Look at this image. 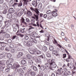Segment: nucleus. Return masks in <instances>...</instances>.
<instances>
[{"label": "nucleus", "mask_w": 76, "mask_h": 76, "mask_svg": "<svg viewBox=\"0 0 76 76\" xmlns=\"http://www.w3.org/2000/svg\"><path fill=\"white\" fill-rule=\"evenodd\" d=\"M54 59H52V60H49L48 61L49 62V64L50 66L49 67V69L51 70H53V68H56L57 65L54 62Z\"/></svg>", "instance_id": "1"}, {"label": "nucleus", "mask_w": 76, "mask_h": 76, "mask_svg": "<svg viewBox=\"0 0 76 76\" xmlns=\"http://www.w3.org/2000/svg\"><path fill=\"white\" fill-rule=\"evenodd\" d=\"M8 66L9 68H12V69H17L20 67V65H19V64H14L13 66L12 64H10L8 65Z\"/></svg>", "instance_id": "2"}, {"label": "nucleus", "mask_w": 76, "mask_h": 76, "mask_svg": "<svg viewBox=\"0 0 76 76\" xmlns=\"http://www.w3.org/2000/svg\"><path fill=\"white\" fill-rule=\"evenodd\" d=\"M36 13L37 14V15L34 14L31 17L33 19H36V21H37L38 20V15H39V12L38 10H37L36 11Z\"/></svg>", "instance_id": "3"}, {"label": "nucleus", "mask_w": 76, "mask_h": 76, "mask_svg": "<svg viewBox=\"0 0 76 76\" xmlns=\"http://www.w3.org/2000/svg\"><path fill=\"white\" fill-rule=\"evenodd\" d=\"M26 70V69L25 67L21 69H17V71L18 73H22L24 74L23 70Z\"/></svg>", "instance_id": "4"}, {"label": "nucleus", "mask_w": 76, "mask_h": 76, "mask_svg": "<svg viewBox=\"0 0 76 76\" xmlns=\"http://www.w3.org/2000/svg\"><path fill=\"white\" fill-rule=\"evenodd\" d=\"M5 26L2 27L1 29H4L5 26H6V28H7V27H8V26H9L10 25V23H8L7 21L5 22Z\"/></svg>", "instance_id": "5"}, {"label": "nucleus", "mask_w": 76, "mask_h": 76, "mask_svg": "<svg viewBox=\"0 0 76 76\" xmlns=\"http://www.w3.org/2000/svg\"><path fill=\"white\" fill-rule=\"evenodd\" d=\"M6 54H7V53L6 52L2 53L0 54V58L2 59L3 58H4L5 56H6Z\"/></svg>", "instance_id": "6"}, {"label": "nucleus", "mask_w": 76, "mask_h": 76, "mask_svg": "<svg viewBox=\"0 0 76 76\" xmlns=\"http://www.w3.org/2000/svg\"><path fill=\"white\" fill-rule=\"evenodd\" d=\"M57 12V10L56 9L55 10L52 12V15L53 16H57V14L56 13Z\"/></svg>", "instance_id": "7"}, {"label": "nucleus", "mask_w": 76, "mask_h": 76, "mask_svg": "<svg viewBox=\"0 0 76 76\" xmlns=\"http://www.w3.org/2000/svg\"><path fill=\"white\" fill-rule=\"evenodd\" d=\"M5 65V64H4L3 63V62H2V61H0V66H1V69H4V66Z\"/></svg>", "instance_id": "8"}, {"label": "nucleus", "mask_w": 76, "mask_h": 76, "mask_svg": "<svg viewBox=\"0 0 76 76\" xmlns=\"http://www.w3.org/2000/svg\"><path fill=\"white\" fill-rule=\"evenodd\" d=\"M31 69H32V70H34V71H37V67L35 66H31V67H30Z\"/></svg>", "instance_id": "9"}, {"label": "nucleus", "mask_w": 76, "mask_h": 76, "mask_svg": "<svg viewBox=\"0 0 76 76\" xmlns=\"http://www.w3.org/2000/svg\"><path fill=\"white\" fill-rule=\"evenodd\" d=\"M16 18H17L16 16L15 15H13L12 17V18L13 19L15 20V22L16 23H18V19H16Z\"/></svg>", "instance_id": "10"}, {"label": "nucleus", "mask_w": 76, "mask_h": 76, "mask_svg": "<svg viewBox=\"0 0 76 76\" xmlns=\"http://www.w3.org/2000/svg\"><path fill=\"white\" fill-rule=\"evenodd\" d=\"M40 68L42 71H44L45 69H47V67H45V66L42 65Z\"/></svg>", "instance_id": "11"}, {"label": "nucleus", "mask_w": 76, "mask_h": 76, "mask_svg": "<svg viewBox=\"0 0 76 76\" xmlns=\"http://www.w3.org/2000/svg\"><path fill=\"white\" fill-rule=\"evenodd\" d=\"M28 64H30V65H33L34 64V62H33V61L31 59H29L28 60Z\"/></svg>", "instance_id": "12"}, {"label": "nucleus", "mask_w": 76, "mask_h": 76, "mask_svg": "<svg viewBox=\"0 0 76 76\" xmlns=\"http://www.w3.org/2000/svg\"><path fill=\"white\" fill-rule=\"evenodd\" d=\"M32 5L33 6H35V7H37V1H33L32 3Z\"/></svg>", "instance_id": "13"}, {"label": "nucleus", "mask_w": 76, "mask_h": 76, "mask_svg": "<svg viewBox=\"0 0 76 76\" xmlns=\"http://www.w3.org/2000/svg\"><path fill=\"white\" fill-rule=\"evenodd\" d=\"M62 74V72L60 69H58L56 72L57 75H60Z\"/></svg>", "instance_id": "14"}, {"label": "nucleus", "mask_w": 76, "mask_h": 76, "mask_svg": "<svg viewBox=\"0 0 76 76\" xmlns=\"http://www.w3.org/2000/svg\"><path fill=\"white\" fill-rule=\"evenodd\" d=\"M28 51L30 54H35V51L34 50H32L31 49H29Z\"/></svg>", "instance_id": "15"}, {"label": "nucleus", "mask_w": 76, "mask_h": 76, "mask_svg": "<svg viewBox=\"0 0 76 76\" xmlns=\"http://www.w3.org/2000/svg\"><path fill=\"white\" fill-rule=\"evenodd\" d=\"M52 54L55 55L56 56H58V51L57 50H53L52 52Z\"/></svg>", "instance_id": "16"}, {"label": "nucleus", "mask_w": 76, "mask_h": 76, "mask_svg": "<svg viewBox=\"0 0 76 76\" xmlns=\"http://www.w3.org/2000/svg\"><path fill=\"white\" fill-rule=\"evenodd\" d=\"M23 12L22 11H21L18 13L17 15L18 17H20L21 15H23Z\"/></svg>", "instance_id": "17"}, {"label": "nucleus", "mask_w": 76, "mask_h": 76, "mask_svg": "<svg viewBox=\"0 0 76 76\" xmlns=\"http://www.w3.org/2000/svg\"><path fill=\"white\" fill-rule=\"evenodd\" d=\"M42 4L41 3H39V4L38 5L37 8L38 10H41L42 8Z\"/></svg>", "instance_id": "18"}, {"label": "nucleus", "mask_w": 76, "mask_h": 76, "mask_svg": "<svg viewBox=\"0 0 76 76\" xmlns=\"http://www.w3.org/2000/svg\"><path fill=\"white\" fill-rule=\"evenodd\" d=\"M7 16L8 18L10 19V18H12V13L9 12L7 14Z\"/></svg>", "instance_id": "19"}, {"label": "nucleus", "mask_w": 76, "mask_h": 76, "mask_svg": "<svg viewBox=\"0 0 76 76\" xmlns=\"http://www.w3.org/2000/svg\"><path fill=\"white\" fill-rule=\"evenodd\" d=\"M7 54H6V56H7V58H10L12 57V55L10 53H6Z\"/></svg>", "instance_id": "20"}, {"label": "nucleus", "mask_w": 76, "mask_h": 76, "mask_svg": "<svg viewBox=\"0 0 76 76\" xmlns=\"http://www.w3.org/2000/svg\"><path fill=\"white\" fill-rule=\"evenodd\" d=\"M8 12L9 13H13L14 12V9L12 8H11L9 9Z\"/></svg>", "instance_id": "21"}, {"label": "nucleus", "mask_w": 76, "mask_h": 76, "mask_svg": "<svg viewBox=\"0 0 76 76\" xmlns=\"http://www.w3.org/2000/svg\"><path fill=\"white\" fill-rule=\"evenodd\" d=\"M30 75L31 76H36L37 75V73L34 71H32L30 73Z\"/></svg>", "instance_id": "22"}, {"label": "nucleus", "mask_w": 76, "mask_h": 76, "mask_svg": "<svg viewBox=\"0 0 76 76\" xmlns=\"http://www.w3.org/2000/svg\"><path fill=\"white\" fill-rule=\"evenodd\" d=\"M23 1H24L23 6L27 5L28 4V1H29L28 0H23Z\"/></svg>", "instance_id": "23"}, {"label": "nucleus", "mask_w": 76, "mask_h": 76, "mask_svg": "<svg viewBox=\"0 0 76 76\" xmlns=\"http://www.w3.org/2000/svg\"><path fill=\"white\" fill-rule=\"evenodd\" d=\"M36 60L39 63H40V64H41L42 63V61H41V58H38Z\"/></svg>", "instance_id": "24"}, {"label": "nucleus", "mask_w": 76, "mask_h": 76, "mask_svg": "<svg viewBox=\"0 0 76 76\" xmlns=\"http://www.w3.org/2000/svg\"><path fill=\"white\" fill-rule=\"evenodd\" d=\"M45 67H47L46 69L48 70V69H49V64L48 63H45Z\"/></svg>", "instance_id": "25"}, {"label": "nucleus", "mask_w": 76, "mask_h": 76, "mask_svg": "<svg viewBox=\"0 0 76 76\" xmlns=\"http://www.w3.org/2000/svg\"><path fill=\"white\" fill-rule=\"evenodd\" d=\"M25 29H26V28H21L20 29V31L22 33H23L25 32Z\"/></svg>", "instance_id": "26"}, {"label": "nucleus", "mask_w": 76, "mask_h": 76, "mask_svg": "<svg viewBox=\"0 0 76 76\" xmlns=\"http://www.w3.org/2000/svg\"><path fill=\"white\" fill-rule=\"evenodd\" d=\"M53 18V16L51 15H48V17L47 19L48 20H50V19H52Z\"/></svg>", "instance_id": "27"}, {"label": "nucleus", "mask_w": 76, "mask_h": 76, "mask_svg": "<svg viewBox=\"0 0 76 76\" xmlns=\"http://www.w3.org/2000/svg\"><path fill=\"white\" fill-rule=\"evenodd\" d=\"M33 35H34L35 37L36 38H40V36H38L37 33H35L34 34H33Z\"/></svg>", "instance_id": "28"}, {"label": "nucleus", "mask_w": 76, "mask_h": 76, "mask_svg": "<svg viewBox=\"0 0 76 76\" xmlns=\"http://www.w3.org/2000/svg\"><path fill=\"white\" fill-rule=\"evenodd\" d=\"M42 50L43 51L46 52V51H47V48L45 46H44L43 47Z\"/></svg>", "instance_id": "29"}, {"label": "nucleus", "mask_w": 76, "mask_h": 76, "mask_svg": "<svg viewBox=\"0 0 76 76\" xmlns=\"http://www.w3.org/2000/svg\"><path fill=\"white\" fill-rule=\"evenodd\" d=\"M30 9L32 11H35V12H36V11H37V10H38V9H34V8L32 7H30Z\"/></svg>", "instance_id": "30"}, {"label": "nucleus", "mask_w": 76, "mask_h": 76, "mask_svg": "<svg viewBox=\"0 0 76 76\" xmlns=\"http://www.w3.org/2000/svg\"><path fill=\"white\" fill-rule=\"evenodd\" d=\"M22 6V2H21V1H20V2L18 3V6L19 7H21Z\"/></svg>", "instance_id": "31"}, {"label": "nucleus", "mask_w": 76, "mask_h": 76, "mask_svg": "<svg viewBox=\"0 0 76 76\" xmlns=\"http://www.w3.org/2000/svg\"><path fill=\"white\" fill-rule=\"evenodd\" d=\"M0 44H1V45L2 47H6V45L4 43L0 42Z\"/></svg>", "instance_id": "32"}, {"label": "nucleus", "mask_w": 76, "mask_h": 76, "mask_svg": "<svg viewBox=\"0 0 76 76\" xmlns=\"http://www.w3.org/2000/svg\"><path fill=\"white\" fill-rule=\"evenodd\" d=\"M11 52L12 53H14L15 52L16 53V50L15 49H12L11 50Z\"/></svg>", "instance_id": "33"}, {"label": "nucleus", "mask_w": 76, "mask_h": 76, "mask_svg": "<svg viewBox=\"0 0 76 76\" xmlns=\"http://www.w3.org/2000/svg\"><path fill=\"white\" fill-rule=\"evenodd\" d=\"M26 61L25 60H22L21 61L22 64H26Z\"/></svg>", "instance_id": "34"}, {"label": "nucleus", "mask_w": 76, "mask_h": 76, "mask_svg": "<svg viewBox=\"0 0 76 76\" xmlns=\"http://www.w3.org/2000/svg\"><path fill=\"white\" fill-rule=\"evenodd\" d=\"M11 63V61H10V60H8L6 62V64H7V65H8V64H10V63Z\"/></svg>", "instance_id": "35"}, {"label": "nucleus", "mask_w": 76, "mask_h": 76, "mask_svg": "<svg viewBox=\"0 0 76 76\" xmlns=\"http://www.w3.org/2000/svg\"><path fill=\"white\" fill-rule=\"evenodd\" d=\"M37 54H40L41 53V51L39 50H37L36 51Z\"/></svg>", "instance_id": "36"}, {"label": "nucleus", "mask_w": 76, "mask_h": 76, "mask_svg": "<svg viewBox=\"0 0 76 76\" xmlns=\"http://www.w3.org/2000/svg\"><path fill=\"white\" fill-rule=\"evenodd\" d=\"M46 56L48 57H49V58H50V57H51V54H50L48 53L46 54Z\"/></svg>", "instance_id": "37"}, {"label": "nucleus", "mask_w": 76, "mask_h": 76, "mask_svg": "<svg viewBox=\"0 0 76 76\" xmlns=\"http://www.w3.org/2000/svg\"><path fill=\"white\" fill-rule=\"evenodd\" d=\"M26 57L28 58H29V59H30V58H31L32 57V56L29 54L27 55Z\"/></svg>", "instance_id": "38"}, {"label": "nucleus", "mask_w": 76, "mask_h": 76, "mask_svg": "<svg viewBox=\"0 0 76 76\" xmlns=\"http://www.w3.org/2000/svg\"><path fill=\"white\" fill-rule=\"evenodd\" d=\"M50 51H53V50H54V48L53 47V46H50Z\"/></svg>", "instance_id": "39"}, {"label": "nucleus", "mask_w": 76, "mask_h": 76, "mask_svg": "<svg viewBox=\"0 0 76 76\" xmlns=\"http://www.w3.org/2000/svg\"><path fill=\"white\" fill-rule=\"evenodd\" d=\"M31 44L30 41H28L27 43V45L29 47L31 46Z\"/></svg>", "instance_id": "40"}, {"label": "nucleus", "mask_w": 76, "mask_h": 76, "mask_svg": "<svg viewBox=\"0 0 76 76\" xmlns=\"http://www.w3.org/2000/svg\"><path fill=\"white\" fill-rule=\"evenodd\" d=\"M29 37H30V38H31V39H34V36L32 35L29 34Z\"/></svg>", "instance_id": "41"}, {"label": "nucleus", "mask_w": 76, "mask_h": 76, "mask_svg": "<svg viewBox=\"0 0 76 76\" xmlns=\"http://www.w3.org/2000/svg\"><path fill=\"white\" fill-rule=\"evenodd\" d=\"M46 13L47 14L50 15V13H51V10H49L46 11Z\"/></svg>", "instance_id": "42"}, {"label": "nucleus", "mask_w": 76, "mask_h": 76, "mask_svg": "<svg viewBox=\"0 0 76 76\" xmlns=\"http://www.w3.org/2000/svg\"><path fill=\"white\" fill-rule=\"evenodd\" d=\"M3 19V17L2 15H0V22H2Z\"/></svg>", "instance_id": "43"}, {"label": "nucleus", "mask_w": 76, "mask_h": 76, "mask_svg": "<svg viewBox=\"0 0 76 76\" xmlns=\"http://www.w3.org/2000/svg\"><path fill=\"white\" fill-rule=\"evenodd\" d=\"M27 14L28 15V16H31L32 15V12L30 11H28L27 12Z\"/></svg>", "instance_id": "44"}, {"label": "nucleus", "mask_w": 76, "mask_h": 76, "mask_svg": "<svg viewBox=\"0 0 76 76\" xmlns=\"http://www.w3.org/2000/svg\"><path fill=\"white\" fill-rule=\"evenodd\" d=\"M5 37L6 38H9L10 37V34H5Z\"/></svg>", "instance_id": "45"}, {"label": "nucleus", "mask_w": 76, "mask_h": 76, "mask_svg": "<svg viewBox=\"0 0 76 76\" xmlns=\"http://www.w3.org/2000/svg\"><path fill=\"white\" fill-rule=\"evenodd\" d=\"M4 9H8V6L5 4L4 7Z\"/></svg>", "instance_id": "46"}, {"label": "nucleus", "mask_w": 76, "mask_h": 76, "mask_svg": "<svg viewBox=\"0 0 76 76\" xmlns=\"http://www.w3.org/2000/svg\"><path fill=\"white\" fill-rule=\"evenodd\" d=\"M14 3V1H13V0H12L10 1L9 4H13Z\"/></svg>", "instance_id": "47"}, {"label": "nucleus", "mask_w": 76, "mask_h": 76, "mask_svg": "<svg viewBox=\"0 0 76 76\" xmlns=\"http://www.w3.org/2000/svg\"><path fill=\"white\" fill-rule=\"evenodd\" d=\"M31 23H32V24L35 23V20L34 19H32L31 20Z\"/></svg>", "instance_id": "48"}, {"label": "nucleus", "mask_w": 76, "mask_h": 76, "mask_svg": "<svg viewBox=\"0 0 76 76\" xmlns=\"http://www.w3.org/2000/svg\"><path fill=\"white\" fill-rule=\"evenodd\" d=\"M18 54H19L21 57V56L23 55V53L22 52H19Z\"/></svg>", "instance_id": "49"}, {"label": "nucleus", "mask_w": 76, "mask_h": 76, "mask_svg": "<svg viewBox=\"0 0 76 76\" xmlns=\"http://www.w3.org/2000/svg\"><path fill=\"white\" fill-rule=\"evenodd\" d=\"M2 13L3 14H6L7 13V10H4Z\"/></svg>", "instance_id": "50"}, {"label": "nucleus", "mask_w": 76, "mask_h": 76, "mask_svg": "<svg viewBox=\"0 0 76 76\" xmlns=\"http://www.w3.org/2000/svg\"><path fill=\"white\" fill-rule=\"evenodd\" d=\"M26 22L29 23L30 22V20L29 18H26Z\"/></svg>", "instance_id": "51"}, {"label": "nucleus", "mask_w": 76, "mask_h": 76, "mask_svg": "<svg viewBox=\"0 0 76 76\" xmlns=\"http://www.w3.org/2000/svg\"><path fill=\"white\" fill-rule=\"evenodd\" d=\"M14 45L13 44H11L10 46V48H13Z\"/></svg>", "instance_id": "52"}, {"label": "nucleus", "mask_w": 76, "mask_h": 76, "mask_svg": "<svg viewBox=\"0 0 76 76\" xmlns=\"http://www.w3.org/2000/svg\"><path fill=\"white\" fill-rule=\"evenodd\" d=\"M66 73H67V75H69L71 74V72H70V71H68L66 72Z\"/></svg>", "instance_id": "53"}, {"label": "nucleus", "mask_w": 76, "mask_h": 76, "mask_svg": "<svg viewBox=\"0 0 76 76\" xmlns=\"http://www.w3.org/2000/svg\"><path fill=\"white\" fill-rule=\"evenodd\" d=\"M12 42V39H10L8 40V43H11Z\"/></svg>", "instance_id": "54"}, {"label": "nucleus", "mask_w": 76, "mask_h": 76, "mask_svg": "<svg viewBox=\"0 0 76 76\" xmlns=\"http://www.w3.org/2000/svg\"><path fill=\"white\" fill-rule=\"evenodd\" d=\"M32 42H33V43H36L37 42V40L35 39H33L32 41Z\"/></svg>", "instance_id": "55"}, {"label": "nucleus", "mask_w": 76, "mask_h": 76, "mask_svg": "<svg viewBox=\"0 0 76 76\" xmlns=\"http://www.w3.org/2000/svg\"><path fill=\"white\" fill-rule=\"evenodd\" d=\"M5 22H8V23H10V22H12V19H10L7 21H6Z\"/></svg>", "instance_id": "56"}, {"label": "nucleus", "mask_w": 76, "mask_h": 76, "mask_svg": "<svg viewBox=\"0 0 76 76\" xmlns=\"http://www.w3.org/2000/svg\"><path fill=\"white\" fill-rule=\"evenodd\" d=\"M25 38L26 40H28V39H29V37H28V36H25Z\"/></svg>", "instance_id": "57"}, {"label": "nucleus", "mask_w": 76, "mask_h": 76, "mask_svg": "<svg viewBox=\"0 0 76 76\" xmlns=\"http://www.w3.org/2000/svg\"><path fill=\"white\" fill-rule=\"evenodd\" d=\"M23 23V24H24V25L25 26H27V23H26V22H25V21L23 22V23Z\"/></svg>", "instance_id": "58"}, {"label": "nucleus", "mask_w": 76, "mask_h": 76, "mask_svg": "<svg viewBox=\"0 0 76 76\" xmlns=\"http://www.w3.org/2000/svg\"><path fill=\"white\" fill-rule=\"evenodd\" d=\"M5 72H9V68H7L6 69H5Z\"/></svg>", "instance_id": "59"}, {"label": "nucleus", "mask_w": 76, "mask_h": 76, "mask_svg": "<svg viewBox=\"0 0 76 76\" xmlns=\"http://www.w3.org/2000/svg\"><path fill=\"white\" fill-rule=\"evenodd\" d=\"M64 71L65 72H66L68 71V70H67V69L66 68H65L64 69Z\"/></svg>", "instance_id": "60"}, {"label": "nucleus", "mask_w": 76, "mask_h": 76, "mask_svg": "<svg viewBox=\"0 0 76 76\" xmlns=\"http://www.w3.org/2000/svg\"><path fill=\"white\" fill-rule=\"evenodd\" d=\"M28 72L29 73H31L32 72V70L31 69H28Z\"/></svg>", "instance_id": "61"}, {"label": "nucleus", "mask_w": 76, "mask_h": 76, "mask_svg": "<svg viewBox=\"0 0 76 76\" xmlns=\"http://www.w3.org/2000/svg\"><path fill=\"white\" fill-rule=\"evenodd\" d=\"M4 3V0H0V4H2V3Z\"/></svg>", "instance_id": "62"}, {"label": "nucleus", "mask_w": 76, "mask_h": 76, "mask_svg": "<svg viewBox=\"0 0 76 76\" xmlns=\"http://www.w3.org/2000/svg\"><path fill=\"white\" fill-rule=\"evenodd\" d=\"M53 44H57V41L56 40V39L54 40V41L53 42Z\"/></svg>", "instance_id": "63"}, {"label": "nucleus", "mask_w": 76, "mask_h": 76, "mask_svg": "<svg viewBox=\"0 0 76 76\" xmlns=\"http://www.w3.org/2000/svg\"><path fill=\"white\" fill-rule=\"evenodd\" d=\"M4 37H0V39L1 40H4Z\"/></svg>", "instance_id": "64"}]
</instances>
